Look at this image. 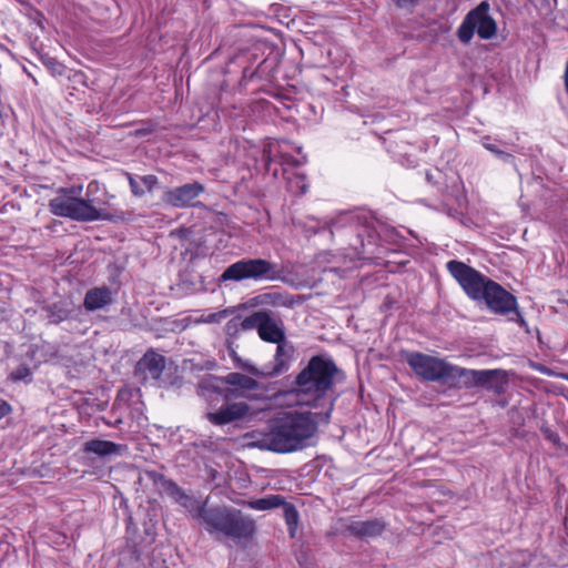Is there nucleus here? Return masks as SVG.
<instances>
[{
  "mask_svg": "<svg viewBox=\"0 0 568 568\" xmlns=\"http://www.w3.org/2000/svg\"><path fill=\"white\" fill-rule=\"evenodd\" d=\"M165 367V357L154 351H148L136 364V374L144 382L159 384Z\"/></svg>",
  "mask_w": 568,
  "mask_h": 568,
  "instance_id": "15",
  "label": "nucleus"
},
{
  "mask_svg": "<svg viewBox=\"0 0 568 568\" xmlns=\"http://www.w3.org/2000/svg\"><path fill=\"white\" fill-rule=\"evenodd\" d=\"M246 505L254 510L274 509L284 505V497L281 495H268L263 498L250 500Z\"/></svg>",
  "mask_w": 568,
  "mask_h": 568,
  "instance_id": "24",
  "label": "nucleus"
},
{
  "mask_svg": "<svg viewBox=\"0 0 568 568\" xmlns=\"http://www.w3.org/2000/svg\"><path fill=\"white\" fill-rule=\"evenodd\" d=\"M113 302L112 291L108 286L90 288L84 296L83 306L89 312L102 310Z\"/></svg>",
  "mask_w": 568,
  "mask_h": 568,
  "instance_id": "18",
  "label": "nucleus"
},
{
  "mask_svg": "<svg viewBox=\"0 0 568 568\" xmlns=\"http://www.w3.org/2000/svg\"><path fill=\"white\" fill-rule=\"evenodd\" d=\"M342 371L326 355H315L295 378L297 403L325 408L323 418L328 420L334 408V385L343 379Z\"/></svg>",
  "mask_w": 568,
  "mask_h": 568,
  "instance_id": "2",
  "label": "nucleus"
},
{
  "mask_svg": "<svg viewBox=\"0 0 568 568\" xmlns=\"http://www.w3.org/2000/svg\"><path fill=\"white\" fill-rule=\"evenodd\" d=\"M195 516L211 535L219 534L233 540H241L251 538L255 531V523L251 517L227 506L207 507L206 503H201Z\"/></svg>",
  "mask_w": 568,
  "mask_h": 568,
  "instance_id": "3",
  "label": "nucleus"
},
{
  "mask_svg": "<svg viewBox=\"0 0 568 568\" xmlns=\"http://www.w3.org/2000/svg\"><path fill=\"white\" fill-rule=\"evenodd\" d=\"M489 3L483 1L465 16L457 30V37L462 43L468 44L475 32L483 40H490L496 36L497 23L489 14Z\"/></svg>",
  "mask_w": 568,
  "mask_h": 568,
  "instance_id": "5",
  "label": "nucleus"
},
{
  "mask_svg": "<svg viewBox=\"0 0 568 568\" xmlns=\"http://www.w3.org/2000/svg\"><path fill=\"white\" fill-rule=\"evenodd\" d=\"M426 180H427V182H428V183H430V184H437V182L435 181V176H434V174H433V173H430V172H427V173H426Z\"/></svg>",
  "mask_w": 568,
  "mask_h": 568,
  "instance_id": "35",
  "label": "nucleus"
},
{
  "mask_svg": "<svg viewBox=\"0 0 568 568\" xmlns=\"http://www.w3.org/2000/svg\"><path fill=\"white\" fill-rule=\"evenodd\" d=\"M281 507H283L284 518L288 526L290 535L291 537H294L298 523V513L292 504L286 503L285 500L284 505H282Z\"/></svg>",
  "mask_w": 568,
  "mask_h": 568,
  "instance_id": "25",
  "label": "nucleus"
},
{
  "mask_svg": "<svg viewBox=\"0 0 568 568\" xmlns=\"http://www.w3.org/2000/svg\"><path fill=\"white\" fill-rule=\"evenodd\" d=\"M547 438L554 442L555 444L559 442V436L551 432L548 433Z\"/></svg>",
  "mask_w": 568,
  "mask_h": 568,
  "instance_id": "34",
  "label": "nucleus"
},
{
  "mask_svg": "<svg viewBox=\"0 0 568 568\" xmlns=\"http://www.w3.org/2000/svg\"><path fill=\"white\" fill-rule=\"evenodd\" d=\"M126 178L131 192L136 197L143 196L145 192H152L159 183L158 178L153 174L140 176L138 180L131 173H126Z\"/></svg>",
  "mask_w": 568,
  "mask_h": 568,
  "instance_id": "21",
  "label": "nucleus"
},
{
  "mask_svg": "<svg viewBox=\"0 0 568 568\" xmlns=\"http://www.w3.org/2000/svg\"><path fill=\"white\" fill-rule=\"evenodd\" d=\"M93 185H97V183L95 182L90 183L88 189L90 190Z\"/></svg>",
  "mask_w": 568,
  "mask_h": 568,
  "instance_id": "36",
  "label": "nucleus"
},
{
  "mask_svg": "<svg viewBox=\"0 0 568 568\" xmlns=\"http://www.w3.org/2000/svg\"><path fill=\"white\" fill-rule=\"evenodd\" d=\"M317 430V423L308 414L290 413L271 419L263 429L245 434L248 447L277 454L303 449Z\"/></svg>",
  "mask_w": 568,
  "mask_h": 568,
  "instance_id": "1",
  "label": "nucleus"
},
{
  "mask_svg": "<svg viewBox=\"0 0 568 568\" xmlns=\"http://www.w3.org/2000/svg\"><path fill=\"white\" fill-rule=\"evenodd\" d=\"M468 374L473 376V383L476 384V387H484L497 394L504 392L506 372L501 369H480L477 373Z\"/></svg>",
  "mask_w": 568,
  "mask_h": 568,
  "instance_id": "17",
  "label": "nucleus"
},
{
  "mask_svg": "<svg viewBox=\"0 0 568 568\" xmlns=\"http://www.w3.org/2000/svg\"><path fill=\"white\" fill-rule=\"evenodd\" d=\"M394 6L398 9H413L415 8L422 0H390Z\"/></svg>",
  "mask_w": 568,
  "mask_h": 568,
  "instance_id": "31",
  "label": "nucleus"
},
{
  "mask_svg": "<svg viewBox=\"0 0 568 568\" xmlns=\"http://www.w3.org/2000/svg\"><path fill=\"white\" fill-rule=\"evenodd\" d=\"M467 373H477V371L476 369H467V368L450 364L449 376L447 378V383L462 382L463 386L466 388L476 387V384L473 383V376H470Z\"/></svg>",
  "mask_w": 568,
  "mask_h": 568,
  "instance_id": "23",
  "label": "nucleus"
},
{
  "mask_svg": "<svg viewBox=\"0 0 568 568\" xmlns=\"http://www.w3.org/2000/svg\"><path fill=\"white\" fill-rule=\"evenodd\" d=\"M276 345L277 347L273 362L268 365H265V369L266 373L270 374V378L287 372L294 356L295 349L291 343L284 341L277 343Z\"/></svg>",
  "mask_w": 568,
  "mask_h": 568,
  "instance_id": "16",
  "label": "nucleus"
},
{
  "mask_svg": "<svg viewBox=\"0 0 568 568\" xmlns=\"http://www.w3.org/2000/svg\"><path fill=\"white\" fill-rule=\"evenodd\" d=\"M222 381L227 385L222 392L224 399L227 402L240 397L250 398V393L261 387L255 378L241 373H230Z\"/></svg>",
  "mask_w": 568,
  "mask_h": 568,
  "instance_id": "12",
  "label": "nucleus"
},
{
  "mask_svg": "<svg viewBox=\"0 0 568 568\" xmlns=\"http://www.w3.org/2000/svg\"><path fill=\"white\" fill-rule=\"evenodd\" d=\"M346 529L356 537H376L384 531L385 524L381 519L355 520L348 524Z\"/></svg>",
  "mask_w": 568,
  "mask_h": 568,
  "instance_id": "19",
  "label": "nucleus"
},
{
  "mask_svg": "<svg viewBox=\"0 0 568 568\" xmlns=\"http://www.w3.org/2000/svg\"><path fill=\"white\" fill-rule=\"evenodd\" d=\"M236 367L258 378H270V374L266 373L265 366L257 367L250 361H243L239 357L234 358Z\"/></svg>",
  "mask_w": 568,
  "mask_h": 568,
  "instance_id": "26",
  "label": "nucleus"
},
{
  "mask_svg": "<svg viewBox=\"0 0 568 568\" xmlns=\"http://www.w3.org/2000/svg\"><path fill=\"white\" fill-rule=\"evenodd\" d=\"M405 359L413 372L420 378L429 382L447 383L450 363L445 359L419 352L407 353Z\"/></svg>",
  "mask_w": 568,
  "mask_h": 568,
  "instance_id": "9",
  "label": "nucleus"
},
{
  "mask_svg": "<svg viewBox=\"0 0 568 568\" xmlns=\"http://www.w3.org/2000/svg\"><path fill=\"white\" fill-rule=\"evenodd\" d=\"M244 326L256 329L260 338L264 342L277 344L286 341L283 321L274 317L270 311H257L245 317Z\"/></svg>",
  "mask_w": 568,
  "mask_h": 568,
  "instance_id": "10",
  "label": "nucleus"
},
{
  "mask_svg": "<svg viewBox=\"0 0 568 568\" xmlns=\"http://www.w3.org/2000/svg\"><path fill=\"white\" fill-rule=\"evenodd\" d=\"M231 313L230 310H223L216 313H211L209 315L202 316L201 322L203 323H220Z\"/></svg>",
  "mask_w": 568,
  "mask_h": 568,
  "instance_id": "30",
  "label": "nucleus"
},
{
  "mask_svg": "<svg viewBox=\"0 0 568 568\" xmlns=\"http://www.w3.org/2000/svg\"><path fill=\"white\" fill-rule=\"evenodd\" d=\"M31 375V371L27 365H20L10 374V379L14 382L24 381Z\"/></svg>",
  "mask_w": 568,
  "mask_h": 568,
  "instance_id": "29",
  "label": "nucleus"
},
{
  "mask_svg": "<svg viewBox=\"0 0 568 568\" xmlns=\"http://www.w3.org/2000/svg\"><path fill=\"white\" fill-rule=\"evenodd\" d=\"M256 305H270V306H284L292 307L294 305V298L290 294H282L278 292H270L257 295L255 298Z\"/></svg>",
  "mask_w": 568,
  "mask_h": 568,
  "instance_id": "22",
  "label": "nucleus"
},
{
  "mask_svg": "<svg viewBox=\"0 0 568 568\" xmlns=\"http://www.w3.org/2000/svg\"><path fill=\"white\" fill-rule=\"evenodd\" d=\"M11 413V406L3 399H0V419Z\"/></svg>",
  "mask_w": 568,
  "mask_h": 568,
  "instance_id": "32",
  "label": "nucleus"
},
{
  "mask_svg": "<svg viewBox=\"0 0 568 568\" xmlns=\"http://www.w3.org/2000/svg\"><path fill=\"white\" fill-rule=\"evenodd\" d=\"M204 192V186L199 182L187 183L164 191L162 200L173 207L193 205V201Z\"/></svg>",
  "mask_w": 568,
  "mask_h": 568,
  "instance_id": "14",
  "label": "nucleus"
},
{
  "mask_svg": "<svg viewBox=\"0 0 568 568\" xmlns=\"http://www.w3.org/2000/svg\"><path fill=\"white\" fill-rule=\"evenodd\" d=\"M252 415L251 407L245 402H233L222 405L216 412L207 413L206 419L215 426H224L240 422Z\"/></svg>",
  "mask_w": 568,
  "mask_h": 568,
  "instance_id": "13",
  "label": "nucleus"
},
{
  "mask_svg": "<svg viewBox=\"0 0 568 568\" xmlns=\"http://www.w3.org/2000/svg\"><path fill=\"white\" fill-rule=\"evenodd\" d=\"M483 145L486 150L495 154L497 158L503 160L504 162H509L513 159V155L504 150H501L498 144L490 142L489 138L483 139Z\"/></svg>",
  "mask_w": 568,
  "mask_h": 568,
  "instance_id": "27",
  "label": "nucleus"
},
{
  "mask_svg": "<svg viewBox=\"0 0 568 568\" xmlns=\"http://www.w3.org/2000/svg\"><path fill=\"white\" fill-rule=\"evenodd\" d=\"M48 67L55 73H59L61 74L62 71H63V67L57 62L55 60L53 59H49V62H48Z\"/></svg>",
  "mask_w": 568,
  "mask_h": 568,
  "instance_id": "33",
  "label": "nucleus"
},
{
  "mask_svg": "<svg viewBox=\"0 0 568 568\" xmlns=\"http://www.w3.org/2000/svg\"><path fill=\"white\" fill-rule=\"evenodd\" d=\"M481 302H485L488 310L494 314H513L510 317L511 321L516 322L520 327H527V322L519 312L516 296L497 282L491 281Z\"/></svg>",
  "mask_w": 568,
  "mask_h": 568,
  "instance_id": "8",
  "label": "nucleus"
},
{
  "mask_svg": "<svg viewBox=\"0 0 568 568\" xmlns=\"http://www.w3.org/2000/svg\"><path fill=\"white\" fill-rule=\"evenodd\" d=\"M281 278L276 264L264 258H243L225 268L222 281L241 282L244 280L276 281Z\"/></svg>",
  "mask_w": 568,
  "mask_h": 568,
  "instance_id": "6",
  "label": "nucleus"
},
{
  "mask_svg": "<svg viewBox=\"0 0 568 568\" xmlns=\"http://www.w3.org/2000/svg\"><path fill=\"white\" fill-rule=\"evenodd\" d=\"M446 267L469 298L476 302L483 301L493 280L460 261H449Z\"/></svg>",
  "mask_w": 568,
  "mask_h": 568,
  "instance_id": "7",
  "label": "nucleus"
},
{
  "mask_svg": "<svg viewBox=\"0 0 568 568\" xmlns=\"http://www.w3.org/2000/svg\"><path fill=\"white\" fill-rule=\"evenodd\" d=\"M83 450L88 454H95L100 457H104L121 454L122 446L110 440L91 439L84 444Z\"/></svg>",
  "mask_w": 568,
  "mask_h": 568,
  "instance_id": "20",
  "label": "nucleus"
},
{
  "mask_svg": "<svg viewBox=\"0 0 568 568\" xmlns=\"http://www.w3.org/2000/svg\"><path fill=\"white\" fill-rule=\"evenodd\" d=\"M81 191V185L60 189L58 195L49 202L52 214L78 222L111 220V215L95 207L92 200L80 197Z\"/></svg>",
  "mask_w": 568,
  "mask_h": 568,
  "instance_id": "4",
  "label": "nucleus"
},
{
  "mask_svg": "<svg viewBox=\"0 0 568 568\" xmlns=\"http://www.w3.org/2000/svg\"><path fill=\"white\" fill-rule=\"evenodd\" d=\"M245 318L234 317L230 320L225 325V333L227 335H235L240 331H248L250 328L244 326Z\"/></svg>",
  "mask_w": 568,
  "mask_h": 568,
  "instance_id": "28",
  "label": "nucleus"
},
{
  "mask_svg": "<svg viewBox=\"0 0 568 568\" xmlns=\"http://www.w3.org/2000/svg\"><path fill=\"white\" fill-rule=\"evenodd\" d=\"M145 477L153 483L161 494L168 495L190 513H195L199 508L201 504L199 500L187 495L175 481L165 478L164 475L156 471H145Z\"/></svg>",
  "mask_w": 568,
  "mask_h": 568,
  "instance_id": "11",
  "label": "nucleus"
}]
</instances>
